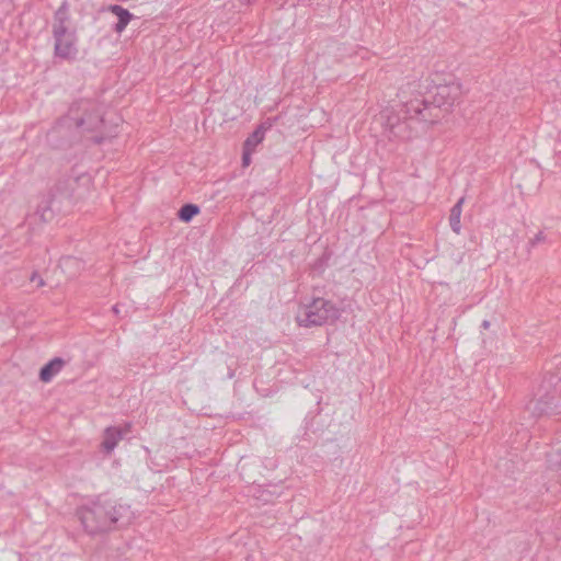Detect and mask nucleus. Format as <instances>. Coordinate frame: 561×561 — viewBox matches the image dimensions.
<instances>
[{"label":"nucleus","mask_w":561,"mask_h":561,"mask_svg":"<svg viewBox=\"0 0 561 561\" xmlns=\"http://www.w3.org/2000/svg\"><path fill=\"white\" fill-rule=\"evenodd\" d=\"M79 263V260L72 256L65 257L61 261V264L65 266H77Z\"/></svg>","instance_id":"a211bd4d"},{"label":"nucleus","mask_w":561,"mask_h":561,"mask_svg":"<svg viewBox=\"0 0 561 561\" xmlns=\"http://www.w3.org/2000/svg\"><path fill=\"white\" fill-rule=\"evenodd\" d=\"M78 179L68 178L65 180V187H61V183L56 185V191L60 193V195L70 196L73 192L75 184L77 183Z\"/></svg>","instance_id":"dca6fc26"},{"label":"nucleus","mask_w":561,"mask_h":561,"mask_svg":"<svg viewBox=\"0 0 561 561\" xmlns=\"http://www.w3.org/2000/svg\"><path fill=\"white\" fill-rule=\"evenodd\" d=\"M526 410L534 416L551 415L560 413L561 404L554 394L547 392L539 398L531 399L527 403Z\"/></svg>","instance_id":"423d86ee"},{"label":"nucleus","mask_w":561,"mask_h":561,"mask_svg":"<svg viewBox=\"0 0 561 561\" xmlns=\"http://www.w3.org/2000/svg\"><path fill=\"white\" fill-rule=\"evenodd\" d=\"M548 461L552 468L561 469V444L552 448L548 455Z\"/></svg>","instance_id":"2eb2a0df"},{"label":"nucleus","mask_w":561,"mask_h":561,"mask_svg":"<svg viewBox=\"0 0 561 561\" xmlns=\"http://www.w3.org/2000/svg\"><path fill=\"white\" fill-rule=\"evenodd\" d=\"M199 213V207L195 204H185L179 210V218L183 222H190L194 216Z\"/></svg>","instance_id":"4468645a"},{"label":"nucleus","mask_w":561,"mask_h":561,"mask_svg":"<svg viewBox=\"0 0 561 561\" xmlns=\"http://www.w3.org/2000/svg\"><path fill=\"white\" fill-rule=\"evenodd\" d=\"M31 282H36L37 283V287H43L45 285V282L44 279L36 273L34 272L31 276Z\"/></svg>","instance_id":"6ab92c4d"},{"label":"nucleus","mask_w":561,"mask_h":561,"mask_svg":"<svg viewBox=\"0 0 561 561\" xmlns=\"http://www.w3.org/2000/svg\"><path fill=\"white\" fill-rule=\"evenodd\" d=\"M463 198H460L451 208L449 216V224L454 232L460 233L461 225L460 217L462 211Z\"/></svg>","instance_id":"f8f14e48"},{"label":"nucleus","mask_w":561,"mask_h":561,"mask_svg":"<svg viewBox=\"0 0 561 561\" xmlns=\"http://www.w3.org/2000/svg\"><path fill=\"white\" fill-rule=\"evenodd\" d=\"M401 114L403 115L401 119L396 121V125H392V133L389 137H393L397 139L405 140L412 137L411 126L412 122L425 123L424 121L417 119L413 110L410 111L409 114L405 113L404 102L401 105Z\"/></svg>","instance_id":"0eeeda50"},{"label":"nucleus","mask_w":561,"mask_h":561,"mask_svg":"<svg viewBox=\"0 0 561 561\" xmlns=\"http://www.w3.org/2000/svg\"><path fill=\"white\" fill-rule=\"evenodd\" d=\"M131 432V423L127 422L123 426H108L104 430L101 447L104 453L111 454L118 443Z\"/></svg>","instance_id":"6e6552de"},{"label":"nucleus","mask_w":561,"mask_h":561,"mask_svg":"<svg viewBox=\"0 0 561 561\" xmlns=\"http://www.w3.org/2000/svg\"><path fill=\"white\" fill-rule=\"evenodd\" d=\"M243 165H248L250 163V154L249 152L244 151L242 156Z\"/></svg>","instance_id":"412c9836"},{"label":"nucleus","mask_w":561,"mask_h":561,"mask_svg":"<svg viewBox=\"0 0 561 561\" xmlns=\"http://www.w3.org/2000/svg\"><path fill=\"white\" fill-rule=\"evenodd\" d=\"M402 116L403 115L401 114V111L399 113H394V111L390 108H386L381 113V118L383 119L385 128L389 133V135L392 133V125H396V121L401 119Z\"/></svg>","instance_id":"ddd939ff"},{"label":"nucleus","mask_w":561,"mask_h":561,"mask_svg":"<svg viewBox=\"0 0 561 561\" xmlns=\"http://www.w3.org/2000/svg\"><path fill=\"white\" fill-rule=\"evenodd\" d=\"M77 179L79 180L80 178H77ZM81 179H85V181H89V178H85V176H82Z\"/></svg>","instance_id":"393cba45"},{"label":"nucleus","mask_w":561,"mask_h":561,"mask_svg":"<svg viewBox=\"0 0 561 561\" xmlns=\"http://www.w3.org/2000/svg\"><path fill=\"white\" fill-rule=\"evenodd\" d=\"M69 117L77 127L85 130H94L103 123L98 104L89 100L73 103L69 108Z\"/></svg>","instance_id":"20e7f679"},{"label":"nucleus","mask_w":561,"mask_h":561,"mask_svg":"<svg viewBox=\"0 0 561 561\" xmlns=\"http://www.w3.org/2000/svg\"><path fill=\"white\" fill-rule=\"evenodd\" d=\"M481 325L483 329L488 330L490 328L491 323L489 320H484Z\"/></svg>","instance_id":"4be33fe9"},{"label":"nucleus","mask_w":561,"mask_h":561,"mask_svg":"<svg viewBox=\"0 0 561 561\" xmlns=\"http://www.w3.org/2000/svg\"><path fill=\"white\" fill-rule=\"evenodd\" d=\"M70 21L69 14V3L68 1H64L60 7L54 13V22L51 25V33L62 32L70 30L68 27V23Z\"/></svg>","instance_id":"1a4fd4ad"},{"label":"nucleus","mask_w":561,"mask_h":561,"mask_svg":"<svg viewBox=\"0 0 561 561\" xmlns=\"http://www.w3.org/2000/svg\"><path fill=\"white\" fill-rule=\"evenodd\" d=\"M46 213H48L51 216L50 209H44V213L42 214V217L46 219Z\"/></svg>","instance_id":"5701e85b"},{"label":"nucleus","mask_w":561,"mask_h":561,"mask_svg":"<svg viewBox=\"0 0 561 561\" xmlns=\"http://www.w3.org/2000/svg\"><path fill=\"white\" fill-rule=\"evenodd\" d=\"M113 311H114L116 314L119 312V311H118V306H117V305H115V306L113 307Z\"/></svg>","instance_id":"b1692460"},{"label":"nucleus","mask_w":561,"mask_h":561,"mask_svg":"<svg viewBox=\"0 0 561 561\" xmlns=\"http://www.w3.org/2000/svg\"><path fill=\"white\" fill-rule=\"evenodd\" d=\"M461 95V87L458 82H450L435 87L430 98H414L405 101V113L414 111L415 116L425 124H434L439 119L442 111H449Z\"/></svg>","instance_id":"f03ea898"},{"label":"nucleus","mask_w":561,"mask_h":561,"mask_svg":"<svg viewBox=\"0 0 561 561\" xmlns=\"http://www.w3.org/2000/svg\"><path fill=\"white\" fill-rule=\"evenodd\" d=\"M263 139V131L261 129H256L250 137L247 138L244 142V147H254Z\"/></svg>","instance_id":"f3484780"},{"label":"nucleus","mask_w":561,"mask_h":561,"mask_svg":"<svg viewBox=\"0 0 561 561\" xmlns=\"http://www.w3.org/2000/svg\"><path fill=\"white\" fill-rule=\"evenodd\" d=\"M65 360L60 357H55L41 368L39 379L43 382H49L65 366Z\"/></svg>","instance_id":"9d476101"},{"label":"nucleus","mask_w":561,"mask_h":561,"mask_svg":"<svg viewBox=\"0 0 561 561\" xmlns=\"http://www.w3.org/2000/svg\"><path fill=\"white\" fill-rule=\"evenodd\" d=\"M108 10L118 19L117 23L114 26V31L116 33H122L130 22L133 14L127 9L118 4L111 5Z\"/></svg>","instance_id":"9b49d317"},{"label":"nucleus","mask_w":561,"mask_h":561,"mask_svg":"<svg viewBox=\"0 0 561 561\" xmlns=\"http://www.w3.org/2000/svg\"><path fill=\"white\" fill-rule=\"evenodd\" d=\"M340 314V309L332 301L324 298H314L299 307L297 322L305 328L322 325L334 322Z\"/></svg>","instance_id":"7ed1b4c3"},{"label":"nucleus","mask_w":561,"mask_h":561,"mask_svg":"<svg viewBox=\"0 0 561 561\" xmlns=\"http://www.w3.org/2000/svg\"><path fill=\"white\" fill-rule=\"evenodd\" d=\"M543 240H545V237H543L542 232H539L538 234L535 236V238L533 239L531 243L536 244V243L541 242Z\"/></svg>","instance_id":"aec40b11"},{"label":"nucleus","mask_w":561,"mask_h":561,"mask_svg":"<svg viewBox=\"0 0 561 561\" xmlns=\"http://www.w3.org/2000/svg\"><path fill=\"white\" fill-rule=\"evenodd\" d=\"M54 56L62 60H75L78 55V36L75 30L53 33Z\"/></svg>","instance_id":"39448f33"},{"label":"nucleus","mask_w":561,"mask_h":561,"mask_svg":"<svg viewBox=\"0 0 561 561\" xmlns=\"http://www.w3.org/2000/svg\"><path fill=\"white\" fill-rule=\"evenodd\" d=\"M128 507L114 501L98 497L77 508V516L89 535L106 533L126 516Z\"/></svg>","instance_id":"f257e3e1"}]
</instances>
